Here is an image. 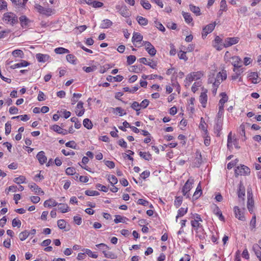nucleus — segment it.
<instances>
[{
  "label": "nucleus",
  "mask_w": 261,
  "mask_h": 261,
  "mask_svg": "<svg viewBox=\"0 0 261 261\" xmlns=\"http://www.w3.org/2000/svg\"><path fill=\"white\" fill-rule=\"evenodd\" d=\"M3 19L7 21L8 23L10 22V23L13 25L14 24L18 22L17 17L16 15L13 13L7 12L4 14Z\"/></svg>",
  "instance_id": "1"
},
{
  "label": "nucleus",
  "mask_w": 261,
  "mask_h": 261,
  "mask_svg": "<svg viewBox=\"0 0 261 261\" xmlns=\"http://www.w3.org/2000/svg\"><path fill=\"white\" fill-rule=\"evenodd\" d=\"M234 172L236 176L238 177L239 175H247L249 174L250 170L248 167L245 165H241V166H238L236 168Z\"/></svg>",
  "instance_id": "2"
},
{
  "label": "nucleus",
  "mask_w": 261,
  "mask_h": 261,
  "mask_svg": "<svg viewBox=\"0 0 261 261\" xmlns=\"http://www.w3.org/2000/svg\"><path fill=\"white\" fill-rule=\"evenodd\" d=\"M35 8L37 10L38 12L40 14L45 15L46 16H50L52 13V10L50 8H45L39 4H36Z\"/></svg>",
  "instance_id": "3"
},
{
  "label": "nucleus",
  "mask_w": 261,
  "mask_h": 261,
  "mask_svg": "<svg viewBox=\"0 0 261 261\" xmlns=\"http://www.w3.org/2000/svg\"><path fill=\"white\" fill-rule=\"evenodd\" d=\"M142 45L145 46V49L151 56H154L156 53L154 47L148 41H143Z\"/></svg>",
  "instance_id": "4"
},
{
  "label": "nucleus",
  "mask_w": 261,
  "mask_h": 261,
  "mask_svg": "<svg viewBox=\"0 0 261 261\" xmlns=\"http://www.w3.org/2000/svg\"><path fill=\"white\" fill-rule=\"evenodd\" d=\"M231 132H230L228 135L227 139V147L229 150L232 148V144L235 146V147L239 149L240 146L238 145V141L236 139H232L231 137Z\"/></svg>",
  "instance_id": "5"
},
{
  "label": "nucleus",
  "mask_w": 261,
  "mask_h": 261,
  "mask_svg": "<svg viewBox=\"0 0 261 261\" xmlns=\"http://www.w3.org/2000/svg\"><path fill=\"white\" fill-rule=\"evenodd\" d=\"M216 25V22L206 25L202 30V36L203 38L206 37L208 34L211 33Z\"/></svg>",
  "instance_id": "6"
},
{
  "label": "nucleus",
  "mask_w": 261,
  "mask_h": 261,
  "mask_svg": "<svg viewBox=\"0 0 261 261\" xmlns=\"http://www.w3.org/2000/svg\"><path fill=\"white\" fill-rule=\"evenodd\" d=\"M193 184V180L188 179L182 188V192L184 195L186 196L187 197H189L188 192L190 191L192 188V185Z\"/></svg>",
  "instance_id": "7"
},
{
  "label": "nucleus",
  "mask_w": 261,
  "mask_h": 261,
  "mask_svg": "<svg viewBox=\"0 0 261 261\" xmlns=\"http://www.w3.org/2000/svg\"><path fill=\"white\" fill-rule=\"evenodd\" d=\"M239 41V38L238 37L227 38L225 40L223 46L226 48L238 43Z\"/></svg>",
  "instance_id": "8"
},
{
  "label": "nucleus",
  "mask_w": 261,
  "mask_h": 261,
  "mask_svg": "<svg viewBox=\"0 0 261 261\" xmlns=\"http://www.w3.org/2000/svg\"><path fill=\"white\" fill-rule=\"evenodd\" d=\"M247 200V208L248 211L252 213L253 212L254 201L252 193H248Z\"/></svg>",
  "instance_id": "9"
},
{
  "label": "nucleus",
  "mask_w": 261,
  "mask_h": 261,
  "mask_svg": "<svg viewBox=\"0 0 261 261\" xmlns=\"http://www.w3.org/2000/svg\"><path fill=\"white\" fill-rule=\"evenodd\" d=\"M149 60L150 61V59ZM139 61L141 63L144 64L145 65H147L153 69L156 68V67L157 66L156 63L155 62H153L152 60H151V61H148L146 58H140L139 60Z\"/></svg>",
  "instance_id": "10"
},
{
  "label": "nucleus",
  "mask_w": 261,
  "mask_h": 261,
  "mask_svg": "<svg viewBox=\"0 0 261 261\" xmlns=\"http://www.w3.org/2000/svg\"><path fill=\"white\" fill-rule=\"evenodd\" d=\"M222 119H217V122L214 126V130L215 133L217 134V136H220V133L222 128Z\"/></svg>",
  "instance_id": "11"
},
{
  "label": "nucleus",
  "mask_w": 261,
  "mask_h": 261,
  "mask_svg": "<svg viewBox=\"0 0 261 261\" xmlns=\"http://www.w3.org/2000/svg\"><path fill=\"white\" fill-rule=\"evenodd\" d=\"M83 102L82 101H79L76 106V110L75 112L76 113V115L80 117L82 116L84 112H85V109L83 107Z\"/></svg>",
  "instance_id": "12"
},
{
  "label": "nucleus",
  "mask_w": 261,
  "mask_h": 261,
  "mask_svg": "<svg viewBox=\"0 0 261 261\" xmlns=\"http://www.w3.org/2000/svg\"><path fill=\"white\" fill-rule=\"evenodd\" d=\"M234 212L235 214V216L237 218L241 221L245 220V218L243 213L241 211L240 209L239 208L238 206H234Z\"/></svg>",
  "instance_id": "13"
},
{
  "label": "nucleus",
  "mask_w": 261,
  "mask_h": 261,
  "mask_svg": "<svg viewBox=\"0 0 261 261\" xmlns=\"http://www.w3.org/2000/svg\"><path fill=\"white\" fill-rule=\"evenodd\" d=\"M36 158L41 165L44 164L47 161V158L45 155L44 152L43 151L39 152L36 155Z\"/></svg>",
  "instance_id": "14"
},
{
  "label": "nucleus",
  "mask_w": 261,
  "mask_h": 261,
  "mask_svg": "<svg viewBox=\"0 0 261 261\" xmlns=\"http://www.w3.org/2000/svg\"><path fill=\"white\" fill-rule=\"evenodd\" d=\"M51 129L58 134H62L63 135H67L68 131L66 129H63L58 125L55 124L51 126Z\"/></svg>",
  "instance_id": "15"
},
{
  "label": "nucleus",
  "mask_w": 261,
  "mask_h": 261,
  "mask_svg": "<svg viewBox=\"0 0 261 261\" xmlns=\"http://www.w3.org/2000/svg\"><path fill=\"white\" fill-rule=\"evenodd\" d=\"M195 154L196 157L193 163L194 166L196 167H199L202 163L201 155L199 151H197Z\"/></svg>",
  "instance_id": "16"
},
{
  "label": "nucleus",
  "mask_w": 261,
  "mask_h": 261,
  "mask_svg": "<svg viewBox=\"0 0 261 261\" xmlns=\"http://www.w3.org/2000/svg\"><path fill=\"white\" fill-rule=\"evenodd\" d=\"M117 9L119 10V13L124 17H128L129 16L128 10L126 6L120 7V6H117Z\"/></svg>",
  "instance_id": "17"
},
{
  "label": "nucleus",
  "mask_w": 261,
  "mask_h": 261,
  "mask_svg": "<svg viewBox=\"0 0 261 261\" xmlns=\"http://www.w3.org/2000/svg\"><path fill=\"white\" fill-rule=\"evenodd\" d=\"M49 56L46 54L39 53L36 55V58L39 62H45L49 60Z\"/></svg>",
  "instance_id": "18"
},
{
  "label": "nucleus",
  "mask_w": 261,
  "mask_h": 261,
  "mask_svg": "<svg viewBox=\"0 0 261 261\" xmlns=\"http://www.w3.org/2000/svg\"><path fill=\"white\" fill-rule=\"evenodd\" d=\"M253 250L259 261H261V247L257 244L253 245Z\"/></svg>",
  "instance_id": "19"
},
{
  "label": "nucleus",
  "mask_w": 261,
  "mask_h": 261,
  "mask_svg": "<svg viewBox=\"0 0 261 261\" xmlns=\"http://www.w3.org/2000/svg\"><path fill=\"white\" fill-rule=\"evenodd\" d=\"M206 91L203 92H202L200 95L199 101L202 104V106L203 108L206 107V104L207 100V96L206 94Z\"/></svg>",
  "instance_id": "20"
},
{
  "label": "nucleus",
  "mask_w": 261,
  "mask_h": 261,
  "mask_svg": "<svg viewBox=\"0 0 261 261\" xmlns=\"http://www.w3.org/2000/svg\"><path fill=\"white\" fill-rule=\"evenodd\" d=\"M123 79V77L122 75H118L116 76H112L111 75H108L107 77V80L110 82H121Z\"/></svg>",
  "instance_id": "21"
},
{
  "label": "nucleus",
  "mask_w": 261,
  "mask_h": 261,
  "mask_svg": "<svg viewBox=\"0 0 261 261\" xmlns=\"http://www.w3.org/2000/svg\"><path fill=\"white\" fill-rule=\"evenodd\" d=\"M30 65V63L25 60H21L20 63L15 64L10 66L11 69H15L16 68H19L22 67H26Z\"/></svg>",
  "instance_id": "22"
},
{
  "label": "nucleus",
  "mask_w": 261,
  "mask_h": 261,
  "mask_svg": "<svg viewBox=\"0 0 261 261\" xmlns=\"http://www.w3.org/2000/svg\"><path fill=\"white\" fill-rule=\"evenodd\" d=\"M30 188L31 189H32L33 191H34L35 192V193L37 194L43 195L44 194V192L41 190V189L40 188H39L35 183L30 185Z\"/></svg>",
  "instance_id": "23"
},
{
  "label": "nucleus",
  "mask_w": 261,
  "mask_h": 261,
  "mask_svg": "<svg viewBox=\"0 0 261 261\" xmlns=\"http://www.w3.org/2000/svg\"><path fill=\"white\" fill-rule=\"evenodd\" d=\"M143 39V36L141 35L140 33L137 32H134L133 34V36L132 37V42L134 44H135V42H141Z\"/></svg>",
  "instance_id": "24"
},
{
  "label": "nucleus",
  "mask_w": 261,
  "mask_h": 261,
  "mask_svg": "<svg viewBox=\"0 0 261 261\" xmlns=\"http://www.w3.org/2000/svg\"><path fill=\"white\" fill-rule=\"evenodd\" d=\"M58 208L62 213H65L69 211L70 209L67 204L64 203H58Z\"/></svg>",
  "instance_id": "25"
},
{
  "label": "nucleus",
  "mask_w": 261,
  "mask_h": 261,
  "mask_svg": "<svg viewBox=\"0 0 261 261\" xmlns=\"http://www.w3.org/2000/svg\"><path fill=\"white\" fill-rule=\"evenodd\" d=\"M112 24L113 23L110 20L106 19H104L100 24V28L102 29H107L110 28Z\"/></svg>",
  "instance_id": "26"
},
{
  "label": "nucleus",
  "mask_w": 261,
  "mask_h": 261,
  "mask_svg": "<svg viewBox=\"0 0 261 261\" xmlns=\"http://www.w3.org/2000/svg\"><path fill=\"white\" fill-rule=\"evenodd\" d=\"M58 203L54 199H50L45 201L44 206L45 207H54L57 206Z\"/></svg>",
  "instance_id": "27"
},
{
  "label": "nucleus",
  "mask_w": 261,
  "mask_h": 261,
  "mask_svg": "<svg viewBox=\"0 0 261 261\" xmlns=\"http://www.w3.org/2000/svg\"><path fill=\"white\" fill-rule=\"evenodd\" d=\"M232 65L234 66V67L240 68L241 67V65H239L241 62L240 58L238 56H234L232 57Z\"/></svg>",
  "instance_id": "28"
},
{
  "label": "nucleus",
  "mask_w": 261,
  "mask_h": 261,
  "mask_svg": "<svg viewBox=\"0 0 261 261\" xmlns=\"http://www.w3.org/2000/svg\"><path fill=\"white\" fill-rule=\"evenodd\" d=\"M19 20L22 27H27L30 22V20L24 15L21 16L19 17Z\"/></svg>",
  "instance_id": "29"
},
{
  "label": "nucleus",
  "mask_w": 261,
  "mask_h": 261,
  "mask_svg": "<svg viewBox=\"0 0 261 261\" xmlns=\"http://www.w3.org/2000/svg\"><path fill=\"white\" fill-rule=\"evenodd\" d=\"M249 77L250 80H251V82L254 84L258 83L260 81L258 78V74L256 72H251Z\"/></svg>",
  "instance_id": "30"
},
{
  "label": "nucleus",
  "mask_w": 261,
  "mask_h": 261,
  "mask_svg": "<svg viewBox=\"0 0 261 261\" xmlns=\"http://www.w3.org/2000/svg\"><path fill=\"white\" fill-rule=\"evenodd\" d=\"M188 211V207L184 208L183 207H181L178 210L177 215L176 216V222H177L178 218L184 216L187 213Z\"/></svg>",
  "instance_id": "31"
},
{
  "label": "nucleus",
  "mask_w": 261,
  "mask_h": 261,
  "mask_svg": "<svg viewBox=\"0 0 261 261\" xmlns=\"http://www.w3.org/2000/svg\"><path fill=\"white\" fill-rule=\"evenodd\" d=\"M12 55L15 58L19 57L20 58H23L24 57V53L22 50L20 49L14 50L12 51Z\"/></svg>",
  "instance_id": "32"
},
{
  "label": "nucleus",
  "mask_w": 261,
  "mask_h": 261,
  "mask_svg": "<svg viewBox=\"0 0 261 261\" xmlns=\"http://www.w3.org/2000/svg\"><path fill=\"white\" fill-rule=\"evenodd\" d=\"M194 80H195L194 79V77L192 75V73H189L187 75L186 80L185 81V86L189 87L191 83Z\"/></svg>",
  "instance_id": "33"
},
{
  "label": "nucleus",
  "mask_w": 261,
  "mask_h": 261,
  "mask_svg": "<svg viewBox=\"0 0 261 261\" xmlns=\"http://www.w3.org/2000/svg\"><path fill=\"white\" fill-rule=\"evenodd\" d=\"M190 9L193 12L196 16H199L201 14L200 10L199 7H196L193 5H190Z\"/></svg>",
  "instance_id": "34"
},
{
  "label": "nucleus",
  "mask_w": 261,
  "mask_h": 261,
  "mask_svg": "<svg viewBox=\"0 0 261 261\" xmlns=\"http://www.w3.org/2000/svg\"><path fill=\"white\" fill-rule=\"evenodd\" d=\"M227 75L225 72H219L217 73L216 77L215 78L216 80H219V82L221 83L225 80L226 79Z\"/></svg>",
  "instance_id": "35"
},
{
  "label": "nucleus",
  "mask_w": 261,
  "mask_h": 261,
  "mask_svg": "<svg viewBox=\"0 0 261 261\" xmlns=\"http://www.w3.org/2000/svg\"><path fill=\"white\" fill-rule=\"evenodd\" d=\"M139 155L141 157L146 161H150L151 160V155L149 152L140 151Z\"/></svg>",
  "instance_id": "36"
},
{
  "label": "nucleus",
  "mask_w": 261,
  "mask_h": 261,
  "mask_svg": "<svg viewBox=\"0 0 261 261\" xmlns=\"http://www.w3.org/2000/svg\"><path fill=\"white\" fill-rule=\"evenodd\" d=\"M238 197L241 198L245 196V188L241 183L239 184L238 192Z\"/></svg>",
  "instance_id": "37"
},
{
  "label": "nucleus",
  "mask_w": 261,
  "mask_h": 261,
  "mask_svg": "<svg viewBox=\"0 0 261 261\" xmlns=\"http://www.w3.org/2000/svg\"><path fill=\"white\" fill-rule=\"evenodd\" d=\"M66 60L69 63L72 64H76V57L71 54H69L66 56Z\"/></svg>",
  "instance_id": "38"
},
{
  "label": "nucleus",
  "mask_w": 261,
  "mask_h": 261,
  "mask_svg": "<svg viewBox=\"0 0 261 261\" xmlns=\"http://www.w3.org/2000/svg\"><path fill=\"white\" fill-rule=\"evenodd\" d=\"M191 73L195 80H199L204 75L203 72L202 71L193 72Z\"/></svg>",
  "instance_id": "39"
},
{
  "label": "nucleus",
  "mask_w": 261,
  "mask_h": 261,
  "mask_svg": "<svg viewBox=\"0 0 261 261\" xmlns=\"http://www.w3.org/2000/svg\"><path fill=\"white\" fill-rule=\"evenodd\" d=\"M54 51L57 54H63L69 53V50L68 49L63 47L56 48L55 49Z\"/></svg>",
  "instance_id": "40"
},
{
  "label": "nucleus",
  "mask_w": 261,
  "mask_h": 261,
  "mask_svg": "<svg viewBox=\"0 0 261 261\" xmlns=\"http://www.w3.org/2000/svg\"><path fill=\"white\" fill-rule=\"evenodd\" d=\"M221 96H222V98L219 101V106H223L224 107V104L227 101L228 97L226 94L224 92H222L221 93Z\"/></svg>",
  "instance_id": "41"
},
{
  "label": "nucleus",
  "mask_w": 261,
  "mask_h": 261,
  "mask_svg": "<svg viewBox=\"0 0 261 261\" xmlns=\"http://www.w3.org/2000/svg\"><path fill=\"white\" fill-rule=\"evenodd\" d=\"M103 253L106 257L112 259H115L117 258V255L112 252L103 251Z\"/></svg>",
  "instance_id": "42"
},
{
  "label": "nucleus",
  "mask_w": 261,
  "mask_h": 261,
  "mask_svg": "<svg viewBox=\"0 0 261 261\" xmlns=\"http://www.w3.org/2000/svg\"><path fill=\"white\" fill-rule=\"evenodd\" d=\"M83 125L85 127L89 129H91L93 126V124L91 120L88 118H86L84 120Z\"/></svg>",
  "instance_id": "43"
},
{
  "label": "nucleus",
  "mask_w": 261,
  "mask_h": 261,
  "mask_svg": "<svg viewBox=\"0 0 261 261\" xmlns=\"http://www.w3.org/2000/svg\"><path fill=\"white\" fill-rule=\"evenodd\" d=\"M137 19L138 23L140 25H146L148 23V20L144 17L142 16H138Z\"/></svg>",
  "instance_id": "44"
},
{
  "label": "nucleus",
  "mask_w": 261,
  "mask_h": 261,
  "mask_svg": "<svg viewBox=\"0 0 261 261\" xmlns=\"http://www.w3.org/2000/svg\"><path fill=\"white\" fill-rule=\"evenodd\" d=\"M26 178L24 176L20 175L18 177H16L14 179V182L17 184H20L25 182Z\"/></svg>",
  "instance_id": "45"
},
{
  "label": "nucleus",
  "mask_w": 261,
  "mask_h": 261,
  "mask_svg": "<svg viewBox=\"0 0 261 261\" xmlns=\"http://www.w3.org/2000/svg\"><path fill=\"white\" fill-rule=\"evenodd\" d=\"M182 16L186 22L188 23H190L193 20L191 15L188 13L182 12Z\"/></svg>",
  "instance_id": "46"
},
{
  "label": "nucleus",
  "mask_w": 261,
  "mask_h": 261,
  "mask_svg": "<svg viewBox=\"0 0 261 261\" xmlns=\"http://www.w3.org/2000/svg\"><path fill=\"white\" fill-rule=\"evenodd\" d=\"M30 233L27 230L20 232L19 234V239L21 241L25 240L29 236Z\"/></svg>",
  "instance_id": "47"
},
{
  "label": "nucleus",
  "mask_w": 261,
  "mask_h": 261,
  "mask_svg": "<svg viewBox=\"0 0 261 261\" xmlns=\"http://www.w3.org/2000/svg\"><path fill=\"white\" fill-rule=\"evenodd\" d=\"M214 212L215 213V214L219 217V218L220 220L224 221V217L222 215V214L221 211L218 208V207H216L215 209L214 210Z\"/></svg>",
  "instance_id": "48"
},
{
  "label": "nucleus",
  "mask_w": 261,
  "mask_h": 261,
  "mask_svg": "<svg viewBox=\"0 0 261 261\" xmlns=\"http://www.w3.org/2000/svg\"><path fill=\"white\" fill-rule=\"evenodd\" d=\"M58 226L60 229H63L66 228V222L63 219H60L57 222Z\"/></svg>",
  "instance_id": "49"
},
{
  "label": "nucleus",
  "mask_w": 261,
  "mask_h": 261,
  "mask_svg": "<svg viewBox=\"0 0 261 261\" xmlns=\"http://www.w3.org/2000/svg\"><path fill=\"white\" fill-rule=\"evenodd\" d=\"M115 217L116 218L114 219V221L116 224L120 222L124 223L125 220L126 219L125 217H122L120 215H116Z\"/></svg>",
  "instance_id": "50"
},
{
  "label": "nucleus",
  "mask_w": 261,
  "mask_h": 261,
  "mask_svg": "<svg viewBox=\"0 0 261 261\" xmlns=\"http://www.w3.org/2000/svg\"><path fill=\"white\" fill-rule=\"evenodd\" d=\"M139 107H140V103L137 101H134L131 105V108L137 111L138 115L139 114V113L138 112L140 110Z\"/></svg>",
  "instance_id": "51"
},
{
  "label": "nucleus",
  "mask_w": 261,
  "mask_h": 261,
  "mask_svg": "<svg viewBox=\"0 0 261 261\" xmlns=\"http://www.w3.org/2000/svg\"><path fill=\"white\" fill-rule=\"evenodd\" d=\"M108 180L109 182L113 185L116 184L118 182L117 178L113 175H110L108 176Z\"/></svg>",
  "instance_id": "52"
},
{
  "label": "nucleus",
  "mask_w": 261,
  "mask_h": 261,
  "mask_svg": "<svg viewBox=\"0 0 261 261\" xmlns=\"http://www.w3.org/2000/svg\"><path fill=\"white\" fill-rule=\"evenodd\" d=\"M85 194L90 196H98L99 195V193L97 191L86 190L85 191Z\"/></svg>",
  "instance_id": "53"
},
{
  "label": "nucleus",
  "mask_w": 261,
  "mask_h": 261,
  "mask_svg": "<svg viewBox=\"0 0 261 261\" xmlns=\"http://www.w3.org/2000/svg\"><path fill=\"white\" fill-rule=\"evenodd\" d=\"M136 60V58L135 56L130 55L127 57V63L128 65H131L133 64Z\"/></svg>",
  "instance_id": "54"
},
{
  "label": "nucleus",
  "mask_w": 261,
  "mask_h": 261,
  "mask_svg": "<svg viewBox=\"0 0 261 261\" xmlns=\"http://www.w3.org/2000/svg\"><path fill=\"white\" fill-rule=\"evenodd\" d=\"M141 4L146 10H149L151 8L150 4L148 2H146L145 0H141Z\"/></svg>",
  "instance_id": "55"
},
{
  "label": "nucleus",
  "mask_w": 261,
  "mask_h": 261,
  "mask_svg": "<svg viewBox=\"0 0 261 261\" xmlns=\"http://www.w3.org/2000/svg\"><path fill=\"white\" fill-rule=\"evenodd\" d=\"M186 51L180 50L178 54V56L180 59L184 60L186 61L188 60V57L186 56Z\"/></svg>",
  "instance_id": "56"
},
{
  "label": "nucleus",
  "mask_w": 261,
  "mask_h": 261,
  "mask_svg": "<svg viewBox=\"0 0 261 261\" xmlns=\"http://www.w3.org/2000/svg\"><path fill=\"white\" fill-rule=\"evenodd\" d=\"M82 96V94L80 93H74L73 97L71 98L72 104L74 105L77 101V98H80Z\"/></svg>",
  "instance_id": "57"
},
{
  "label": "nucleus",
  "mask_w": 261,
  "mask_h": 261,
  "mask_svg": "<svg viewBox=\"0 0 261 261\" xmlns=\"http://www.w3.org/2000/svg\"><path fill=\"white\" fill-rule=\"evenodd\" d=\"M220 9L221 11H226L227 10V6L225 0H221L220 2Z\"/></svg>",
  "instance_id": "58"
},
{
  "label": "nucleus",
  "mask_w": 261,
  "mask_h": 261,
  "mask_svg": "<svg viewBox=\"0 0 261 261\" xmlns=\"http://www.w3.org/2000/svg\"><path fill=\"white\" fill-rule=\"evenodd\" d=\"M85 254H87L89 256L93 258H96L98 256V255L92 252L91 250L88 249H85Z\"/></svg>",
  "instance_id": "59"
},
{
  "label": "nucleus",
  "mask_w": 261,
  "mask_h": 261,
  "mask_svg": "<svg viewBox=\"0 0 261 261\" xmlns=\"http://www.w3.org/2000/svg\"><path fill=\"white\" fill-rule=\"evenodd\" d=\"M182 201V197L180 196L176 197L174 201V205L176 207H178L181 204Z\"/></svg>",
  "instance_id": "60"
},
{
  "label": "nucleus",
  "mask_w": 261,
  "mask_h": 261,
  "mask_svg": "<svg viewBox=\"0 0 261 261\" xmlns=\"http://www.w3.org/2000/svg\"><path fill=\"white\" fill-rule=\"evenodd\" d=\"M191 223L192 227L196 230L201 226L200 223L199 222V220H192L191 221Z\"/></svg>",
  "instance_id": "61"
},
{
  "label": "nucleus",
  "mask_w": 261,
  "mask_h": 261,
  "mask_svg": "<svg viewBox=\"0 0 261 261\" xmlns=\"http://www.w3.org/2000/svg\"><path fill=\"white\" fill-rule=\"evenodd\" d=\"M11 124L10 122H7L5 124V134L6 135L10 134L11 129Z\"/></svg>",
  "instance_id": "62"
},
{
  "label": "nucleus",
  "mask_w": 261,
  "mask_h": 261,
  "mask_svg": "<svg viewBox=\"0 0 261 261\" xmlns=\"http://www.w3.org/2000/svg\"><path fill=\"white\" fill-rule=\"evenodd\" d=\"M224 111V107L223 106H219V112L217 115V119H222L223 116V113Z\"/></svg>",
  "instance_id": "63"
},
{
  "label": "nucleus",
  "mask_w": 261,
  "mask_h": 261,
  "mask_svg": "<svg viewBox=\"0 0 261 261\" xmlns=\"http://www.w3.org/2000/svg\"><path fill=\"white\" fill-rule=\"evenodd\" d=\"M66 173L68 175H74L75 173V169L73 167H68L66 170Z\"/></svg>",
  "instance_id": "64"
}]
</instances>
